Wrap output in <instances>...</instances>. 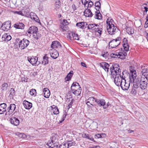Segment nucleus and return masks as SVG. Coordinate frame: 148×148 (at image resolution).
Wrapping results in <instances>:
<instances>
[{
  "label": "nucleus",
  "mask_w": 148,
  "mask_h": 148,
  "mask_svg": "<svg viewBox=\"0 0 148 148\" xmlns=\"http://www.w3.org/2000/svg\"><path fill=\"white\" fill-rule=\"evenodd\" d=\"M148 84V77L141 76L140 79L137 78L134 80L133 85L135 87L139 86L143 89H145Z\"/></svg>",
  "instance_id": "obj_1"
},
{
  "label": "nucleus",
  "mask_w": 148,
  "mask_h": 148,
  "mask_svg": "<svg viewBox=\"0 0 148 148\" xmlns=\"http://www.w3.org/2000/svg\"><path fill=\"white\" fill-rule=\"evenodd\" d=\"M130 74L127 73L126 71H123L122 73V75L117 74L115 75V77L114 79V81L115 84L118 86L120 85L121 82L126 77V75Z\"/></svg>",
  "instance_id": "obj_2"
},
{
  "label": "nucleus",
  "mask_w": 148,
  "mask_h": 148,
  "mask_svg": "<svg viewBox=\"0 0 148 148\" xmlns=\"http://www.w3.org/2000/svg\"><path fill=\"white\" fill-rule=\"evenodd\" d=\"M119 66L117 64H112L110 66V72L112 75H114L117 74H121V71Z\"/></svg>",
  "instance_id": "obj_3"
},
{
  "label": "nucleus",
  "mask_w": 148,
  "mask_h": 148,
  "mask_svg": "<svg viewBox=\"0 0 148 148\" xmlns=\"http://www.w3.org/2000/svg\"><path fill=\"white\" fill-rule=\"evenodd\" d=\"M121 38L118 37L115 39H113L109 42V48L110 49L114 48L118 46L120 44Z\"/></svg>",
  "instance_id": "obj_4"
},
{
  "label": "nucleus",
  "mask_w": 148,
  "mask_h": 148,
  "mask_svg": "<svg viewBox=\"0 0 148 148\" xmlns=\"http://www.w3.org/2000/svg\"><path fill=\"white\" fill-rule=\"evenodd\" d=\"M29 43V40L23 38L20 41L19 47L20 49H24L27 48Z\"/></svg>",
  "instance_id": "obj_5"
},
{
  "label": "nucleus",
  "mask_w": 148,
  "mask_h": 148,
  "mask_svg": "<svg viewBox=\"0 0 148 148\" xmlns=\"http://www.w3.org/2000/svg\"><path fill=\"white\" fill-rule=\"evenodd\" d=\"M107 29L108 33L112 35L115 34L117 28L114 25H107Z\"/></svg>",
  "instance_id": "obj_6"
},
{
  "label": "nucleus",
  "mask_w": 148,
  "mask_h": 148,
  "mask_svg": "<svg viewBox=\"0 0 148 148\" xmlns=\"http://www.w3.org/2000/svg\"><path fill=\"white\" fill-rule=\"evenodd\" d=\"M0 25L2 30L4 31H7L11 27V23L10 21L5 22L2 24L0 22Z\"/></svg>",
  "instance_id": "obj_7"
},
{
  "label": "nucleus",
  "mask_w": 148,
  "mask_h": 148,
  "mask_svg": "<svg viewBox=\"0 0 148 148\" xmlns=\"http://www.w3.org/2000/svg\"><path fill=\"white\" fill-rule=\"evenodd\" d=\"M111 57L112 58H120L124 59L125 58V55L121 52L112 53L110 54Z\"/></svg>",
  "instance_id": "obj_8"
},
{
  "label": "nucleus",
  "mask_w": 148,
  "mask_h": 148,
  "mask_svg": "<svg viewBox=\"0 0 148 148\" xmlns=\"http://www.w3.org/2000/svg\"><path fill=\"white\" fill-rule=\"evenodd\" d=\"M28 60L33 65H38L40 63V62L38 61V58L36 56L34 57L32 56L31 57H28Z\"/></svg>",
  "instance_id": "obj_9"
},
{
  "label": "nucleus",
  "mask_w": 148,
  "mask_h": 148,
  "mask_svg": "<svg viewBox=\"0 0 148 148\" xmlns=\"http://www.w3.org/2000/svg\"><path fill=\"white\" fill-rule=\"evenodd\" d=\"M130 70L131 73L130 75H129V78L130 79L132 80V81L134 83V80L136 79V72L135 70H134L133 69V67L132 66H131L130 67Z\"/></svg>",
  "instance_id": "obj_10"
},
{
  "label": "nucleus",
  "mask_w": 148,
  "mask_h": 148,
  "mask_svg": "<svg viewBox=\"0 0 148 148\" xmlns=\"http://www.w3.org/2000/svg\"><path fill=\"white\" fill-rule=\"evenodd\" d=\"M69 24V23L65 19L63 20V22L60 24V28L62 30V31H66L68 30V27L67 26Z\"/></svg>",
  "instance_id": "obj_11"
},
{
  "label": "nucleus",
  "mask_w": 148,
  "mask_h": 148,
  "mask_svg": "<svg viewBox=\"0 0 148 148\" xmlns=\"http://www.w3.org/2000/svg\"><path fill=\"white\" fill-rule=\"evenodd\" d=\"M111 64H109L105 62H103L100 63V66L104 69L105 71L108 73L109 71H110L109 68L110 66H111Z\"/></svg>",
  "instance_id": "obj_12"
},
{
  "label": "nucleus",
  "mask_w": 148,
  "mask_h": 148,
  "mask_svg": "<svg viewBox=\"0 0 148 148\" xmlns=\"http://www.w3.org/2000/svg\"><path fill=\"white\" fill-rule=\"evenodd\" d=\"M16 108V106L14 104H10L9 107L8 108L7 110L8 111L5 113V115H10L12 114V112L15 110Z\"/></svg>",
  "instance_id": "obj_13"
},
{
  "label": "nucleus",
  "mask_w": 148,
  "mask_h": 148,
  "mask_svg": "<svg viewBox=\"0 0 148 148\" xmlns=\"http://www.w3.org/2000/svg\"><path fill=\"white\" fill-rule=\"evenodd\" d=\"M95 26H94V29H92V31L97 32L99 34L100 36L101 34V32L102 31V26L101 25V24H99V25H97V24H95Z\"/></svg>",
  "instance_id": "obj_14"
},
{
  "label": "nucleus",
  "mask_w": 148,
  "mask_h": 148,
  "mask_svg": "<svg viewBox=\"0 0 148 148\" xmlns=\"http://www.w3.org/2000/svg\"><path fill=\"white\" fill-rule=\"evenodd\" d=\"M51 47L53 49L60 48L61 47V45L60 42L55 41L52 42Z\"/></svg>",
  "instance_id": "obj_15"
},
{
  "label": "nucleus",
  "mask_w": 148,
  "mask_h": 148,
  "mask_svg": "<svg viewBox=\"0 0 148 148\" xmlns=\"http://www.w3.org/2000/svg\"><path fill=\"white\" fill-rule=\"evenodd\" d=\"M71 89L72 91L78 90L79 89H81V87L79 83L77 82H73L71 87Z\"/></svg>",
  "instance_id": "obj_16"
},
{
  "label": "nucleus",
  "mask_w": 148,
  "mask_h": 148,
  "mask_svg": "<svg viewBox=\"0 0 148 148\" xmlns=\"http://www.w3.org/2000/svg\"><path fill=\"white\" fill-rule=\"evenodd\" d=\"M10 123L15 126H18L19 123V121L16 117H12L10 119Z\"/></svg>",
  "instance_id": "obj_17"
},
{
  "label": "nucleus",
  "mask_w": 148,
  "mask_h": 148,
  "mask_svg": "<svg viewBox=\"0 0 148 148\" xmlns=\"http://www.w3.org/2000/svg\"><path fill=\"white\" fill-rule=\"evenodd\" d=\"M76 26L82 29H85L87 26V24L85 22H81L76 24Z\"/></svg>",
  "instance_id": "obj_18"
},
{
  "label": "nucleus",
  "mask_w": 148,
  "mask_h": 148,
  "mask_svg": "<svg viewBox=\"0 0 148 148\" xmlns=\"http://www.w3.org/2000/svg\"><path fill=\"white\" fill-rule=\"evenodd\" d=\"M84 13V15L86 17H92L93 14L92 12L90 9L85 8Z\"/></svg>",
  "instance_id": "obj_19"
},
{
  "label": "nucleus",
  "mask_w": 148,
  "mask_h": 148,
  "mask_svg": "<svg viewBox=\"0 0 148 148\" xmlns=\"http://www.w3.org/2000/svg\"><path fill=\"white\" fill-rule=\"evenodd\" d=\"M141 73L142 75L141 76L148 77V67L145 66L143 67Z\"/></svg>",
  "instance_id": "obj_20"
},
{
  "label": "nucleus",
  "mask_w": 148,
  "mask_h": 148,
  "mask_svg": "<svg viewBox=\"0 0 148 148\" xmlns=\"http://www.w3.org/2000/svg\"><path fill=\"white\" fill-rule=\"evenodd\" d=\"M38 32V28L35 26H33L30 27L28 31L29 34H33L37 33Z\"/></svg>",
  "instance_id": "obj_21"
},
{
  "label": "nucleus",
  "mask_w": 148,
  "mask_h": 148,
  "mask_svg": "<svg viewBox=\"0 0 148 148\" xmlns=\"http://www.w3.org/2000/svg\"><path fill=\"white\" fill-rule=\"evenodd\" d=\"M7 107L6 104L5 103L0 104V114H2L6 111V108Z\"/></svg>",
  "instance_id": "obj_22"
},
{
  "label": "nucleus",
  "mask_w": 148,
  "mask_h": 148,
  "mask_svg": "<svg viewBox=\"0 0 148 148\" xmlns=\"http://www.w3.org/2000/svg\"><path fill=\"white\" fill-rule=\"evenodd\" d=\"M23 104L24 107L26 109H29L32 107V103L29 102L27 101H24L23 102Z\"/></svg>",
  "instance_id": "obj_23"
},
{
  "label": "nucleus",
  "mask_w": 148,
  "mask_h": 148,
  "mask_svg": "<svg viewBox=\"0 0 148 148\" xmlns=\"http://www.w3.org/2000/svg\"><path fill=\"white\" fill-rule=\"evenodd\" d=\"M14 26L16 29H23L25 25L21 22H18L14 24Z\"/></svg>",
  "instance_id": "obj_24"
},
{
  "label": "nucleus",
  "mask_w": 148,
  "mask_h": 148,
  "mask_svg": "<svg viewBox=\"0 0 148 148\" xmlns=\"http://www.w3.org/2000/svg\"><path fill=\"white\" fill-rule=\"evenodd\" d=\"M55 143L50 140H49L47 144L49 146V148H58V145L57 144L55 145Z\"/></svg>",
  "instance_id": "obj_25"
},
{
  "label": "nucleus",
  "mask_w": 148,
  "mask_h": 148,
  "mask_svg": "<svg viewBox=\"0 0 148 148\" xmlns=\"http://www.w3.org/2000/svg\"><path fill=\"white\" fill-rule=\"evenodd\" d=\"M50 140L53 142V143H55V145H56V144L58 145V136L57 135L55 134L54 136H52V137L50 138Z\"/></svg>",
  "instance_id": "obj_26"
},
{
  "label": "nucleus",
  "mask_w": 148,
  "mask_h": 148,
  "mask_svg": "<svg viewBox=\"0 0 148 148\" xmlns=\"http://www.w3.org/2000/svg\"><path fill=\"white\" fill-rule=\"evenodd\" d=\"M43 95L45 97L48 98L50 95V92L47 88H45L43 89Z\"/></svg>",
  "instance_id": "obj_27"
},
{
  "label": "nucleus",
  "mask_w": 148,
  "mask_h": 148,
  "mask_svg": "<svg viewBox=\"0 0 148 148\" xmlns=\"http://www.w3.org/2000/svg\"><path fill=\"white\" fill-rule=\"evenodd\" d=\"M94 17L95 19L100 20L102 18V16L99 10H97L95 12Z\"/></svg>",
  "instance_id": "obj_28"
},
{
  "label": "nucleus",
  "mask_w": 148,
  "mask_h": 148,
  "mask_svg": "<svg viewBox=\"0 0 148 148\" xmlns=\"http://www.w3.org/2000/svg\"><path fill=\"white\" fill-rule=\"evenodd\" d=\"M96 103H97L99 106H102L103 107L106 104L105 100L103 99H97Z\"/></svg>",
  "instance_id": "obj_29"
},
{
  "label": "nucleus",
  "mask_w": 148,
  "mask_h": 148,
  "mask_svg": "<svg viewBox=\"0 0 148 148\" xmlns=\"http://www.w3.org/2000/svg\"><path fill=\"white\" fill-rule=\"evenodd\" d=\"M52 108L51 112L53 113L54 114H59V110L56 106H52Z\"/></svg>",
  "instance_id": "obj_30"
},
{
  "label": "nucleus",
  "mask_w": 148,
  "mask_h": 148,
  "mask_svg": "<svg viewBox=\"0 0 148 148\" xmlns=\"http://www.w3.org/2000/svg\"><path fill=\"white\" fill-rule=\"evenodd\" d=\"M73 73V71H71L67 75L65 78V81H69L71 80Z\"/></svg>",
  "instance_id": "obj_31"
},
{
  "label": "nucleus",
  "mask_w": 148,
  "mask_h": 148,
  "mask_svg": "<svg viewBox=\"0 0 148 148\" xmlns=\"http://www.w3.org/2000/svg\"><path fill=\"white\" fill-rule=\"evenodd\" d=\"M59 56V53L57 51L54 50L51 54V56L52 58L56 59Z\"/></svg>",
  "instance_id": "obj_32"
},
{
  "label": "nucleus",
  "mask_w": 148,
  "mask_h": 148,
  "mask_svg": "<svg viewBox=\"0 0 148 148\" xmlns=\"http://www.w3.org/2000/svg\"><path fill=\"white\" fill-rule=\"evenodd\" d=\"M88 102L90 103V105L93 106V104L95 102H96L97 99H95L93 97H90L88 99Z\"/></svg>",
  "instance_id": "obj_33"
},
{
  "label": "nucleus",
  "mask_w": 148,
  "mask_h": 148,
  "mask_svg": "<svg viewBox=\"0 0 148 148\" xmlns=\"http://www.w3.org/2000/svg\"><path fill=\"white\" fill-rule=\"evenodd\" d=\"M65 142L68 148L74 145L75 144V142L73 140H67Z\"/></svg>",
  "instance_id": "obj_34"
},
{
  "label": "nucleus",
  "mask_w": 148,
  "mask_h": 148,
  "mask_svg": "<svg viewBox=\"0 0 148 148\" xmlns=\"http://www.w3.org/2000/svg\"><path fill=\"white\" fill-rule=\"evenodd\" d=\"M47 54H45L43 57V60L42 62V64H43L44 65H45L48 63L49 60L48 57L47 56Z\"/></svg>",
  "instance_id": "obj_35"
},
{
  "label": "nucleus",
  "mask_w": 148,
  "mask_h": 148,
  "mask_svg": "<svg viewBox=\"0 0 148 148\" xmlns=\"http://www.w3.org/2000/svg\"><path fill=\"white\" fill-rule=\"evenodd\" d=\"M69 35V36L70 38H71L72 37H72L73 38V39L77 40H79V38L78 36V35L77 34L72 32Z\"/></svg>",
  "instance_id": "obj_36"
},
{
  "label": "nucleus",
  "mask_w": 148,
  "mask_h": 148,
  "mask_svg": "<svg viewBox=\"0 0 148 148\" xmlns=\"http://www.w3.org/2000/svg\"><path fill=\"white\" fill-rule=\"evenodd\" d=\"M145 89H143L141 88H137V94H138V95L140 96H142L143 95H144L145 92L143 91V90Z\"/></svg>",
  "instance_id": "obj_37"
},
{
  "label": "nucleus",
  "mask_w": 148,
  "mask_h": 148,
  "mask_svg": "<svg viewBox=\"0 0 148 148\" xmlns=\"http://www.w3.org/2000/svg\"><path fill=\"white\" fill-rule=\"evenodd\" d=\"M55 9L57 10L60 7V0H55Z\"/></svg>",
  "instance_id": "obj_38"
},
{
  "label": "nucleus",
  "mask_w": 148,
  "mask_h": 148,
  "mask_svg": "<svg viewBox=\"0 0 148 148\" xmlns=\"http://www.w3.org/2000/svg\"><path fill=\"white\" fill-rule=\"evenodd\" d=\"M126 30L127 33L129 34H132L134 33L133 29L131 27H127L126 28Z\"/></svg>",
  "instance_id": "obj_39"
},
{
  "label": "nucleus",
  "mask_w": 148,
  "mask_h": 148,
  "mask_svg": "<svg viewBox=\"0 0 148 148\" xmlns=\"http://www.w3.org/2000/svg\"><path fill=\"white\" fill-rule=\"evenodd\" d=\"M95 6L96 7L95 9L96 10H99L101 8V3L98 1H97L95 3Z\"/></svg>",
  "instance_id": "obj_40"
},
{
  "label": "nucleus",
  "mask_w": 148,
  "mask_h": 148,
  "mask_svg": "<svg viewBox=\"0 0 148 148\" xmlns=\"http://www.w3.org/2000/svg\"><path fill=\"white\" fill-rule=\"evenodd\" d=\"M82 89H79L78 90L72 91L73 93L76 96H78L80 95L81 93Z\"/></svg>",
  "instance_id": "obj_41"
},
{
  "label": "nucleus",
  "mask_w": 148,
  "mask_h": 148,
  "mask_svg": "<svg viewBox=\"0 0 148 148\" xmlns=\"http://www.w3.org/2000/svg\"><path fill=\"white\" fill-rule=\"evenodd\" d=\"M124 86H123V87L122 89L124 90H127L130 86V83L129 82H126Z\"/></svg>",
  "instance_id": "obj_42"
},
{
  "label": "nucleus",
  "mask_w": 148,
  "mask_h": 148,
  "mask_svg": "<svg viewBox=\"0 0 148 148\" xmlns=\"http://www.w3.org/2000/svg\"><path fill=\"white\" fill-rule=\"evenodd\" d=\"M8 87V84L6 83H4L2 85L1 89L2 90H6Z\"/></svg>",
  "instance_id": "obj_43"
},
{
  "label": "nucleus",
  "mask_w": 148,
  "mask_h": 148,
  "mask_svg": "<svg viewBox=\"0 0 148 148\" xmlns=\"http://www.w3.org/2000/svg\"><path fill=\"white\" fill-rule=\"evenodd\" d=\"M82 3L84 5V7L86 6L87 4H88L90 2L92 1L90 0H81Z\"/></svg>",
  "instance_id": "obj_44"
},
{
  "label": "nucleus",
  "mask_w": 148,
  "mask_h": 148,
  "mask_svg": "<svg viewBox=\"0 0 148 148\" xmlns=\"http://www.w3.org/2000/svg\"><path fill=\"white\" fill-rule=\"evenodd\" d=\"M130 93L131 94L134 95H137V88L135 89V88H133L132 89Z\"/></svg>",
  "instance_id": "obj_45"
},
{
  "label": "nucleus",
  "mask_w": 148,
  "mask_h": 148,
  "mask_svg": "<svg viewBox=\"0 0 148 148\" xmlns=\"http://www.w3.org/2000/svg\"><path fill=\"white\" fill-rule=\"evenodd\" d=\"M16 135L20 138H25L26 137L25 134L20 132H17L16 133Z\"/></svg>",
  "instance_id": "obj_46"
},
{
  "label": "nucleus",
  "mask_w": 148,
  "mask_h": 148,
  "mask_svg": "<svg viewBox=\"0 0 148 148\" xmlns=\"http://www.w3.org/2000/svg\"><path fill=\"white\" fill-rule=\"evenodd\" d=\"M76 9L77 8L75 5L74 3L73 4L71 8L70 12L73 13L76 10Z\"/></svg>",
  "instance_id": "obj_47"
},
{
  "label": "nucleus",
  "mask_w": 148,
  "mask_h": 148,
  "mask_svg": "<svg viewBox=\"0 0 148 148\" xmlns=\"http://www.w3.org/2000/svg\"><path fill=\"white\" fill-rule=\"evenodd\" d=\"M94 5V3L92 1L90 2V3L88 4L87 6L85 7V8L90 9Z\"/></svg>",
  "instance_id": "obj_48"
},
{
  "label": "nucleus",
  "mask_w": 148,
  "mask_h": 148,
  "mask_svg": "<svg viewBox=\"0 0 148 148\" xmlns=\"http://www.w3.org/2000/svg\"><path fill=\"white\" fill-rule=\"evenodd\" d=\"M95 24H89L87 26L88 29L90 30H92L94 29V26H95Z\"/></svg>",
  "instance_id": "obj_49"
},
{
  "label": "nucleus",
  "mask_w": 148,
  "mask_h": 148,
  "mask_svg": "<svg viewBox=\"0 0 148 148\" xmlns=\"http://www.w3.org/2000/svg\"><path fill=\"white\" fill-rule=\"evenodd\" d=\"M123 47L125 51H128L129 50V45L128 43L123 44Z\"/></svg>",
  "instance_id": "obj_50"
},
{
  "label": "nucleus",
  "mask_w": 148,
  "mask_h": 148,
  "mask_svg": "<svg viewBox=\"0 0 148 148\" xmlns=\"http://www.w3.org/2000/svg\"><path fill=\"white\" fill-rule=\"evenodd\" d=\"M30 94L31 95L35 96L36 94V90L34 89H32L30 91Z\"/></svg>",
  "instance_id": "obj_51"
},
{
  "label": "nucleus",
  "mask_w": 148,
  "mask_h": 148,
  "mask_svg": "<svg viewBox=\"0 0 148 148\" xmlns=\"http://www.w3.org/2000/svg\"><path fill=\"white\" fill-rule=\"evenodd\" d=\"M4 38H5V40L7 41L10 40L12 38V37L10 35H8L7 34L4 35Z\"/></svg>",
  "instance_id": "obj_52"
},
{
  "label": "nucleus",
  "mask_w": 148,
  "mask_h": 148,
  "mask_svg": "<svg viewBox=\"0 0 148 148\" xmlns=\"http://www.w3.org/2000/svg\"><path fill=\"white\" fill-rule=\"evenodd\" d=\"M10 97L13 96L15 94V90L14 88H11L10 90Z\"/></svg>",
  "instance_id": "obj_53"
},
{
  "label": "nucleus",
  "mask_w": 148,
  "mask_h": 148,
  "mask_svg": "<svg viewBox=\"0 0 148 148\" xmlns=\"http://www.w3.org/2000/svg\"><path fill=\"white\" fill-rule=\"evenodd\" d=\"M59 148H68L66 144V142L63 143L61 144L59 146Z\"/></svg>",
  "instance_id": "obj_54"
},
{
  "label": "nucleus",
  "mask_w": 148,
  "mask_h": 148,
  "mask_svg": "<svg viewBox=\"0 0 148 148\" xmlns=\"http://www.w3.org/2000/svg\"><path fill=\"white\" fill-rule=\"evenodd\" d=\"M113 21V20L112 19L109 21V19H108L106 21L107 25H114L112 23Z\"/></svg>",
  "instance_id": "obj_55"
},
{
  "label": "nucleus",
  "mask_w": 148,
  "mask_h": 148,
  "mask_svg": "<svg viewBox=\"0 0 148 148\" xmlns=\"http://www.w3.org/2000/svg\"><path fill=\"white\" fill-rule=\"evenodd\" d=\"M67 114L66 112H64V114L62 116V119L61 121H60V123H62L63 121L65 119L66 116L67 115Z\"/></svg>",
  "instance_id": "obj_56"
},
{
  "label": "nucleus",
  "mask_w": 148,
  "mask_h": 148,
  "mask_svg": "<svg viewBox=\"0 0 148 148\" xmlns=\"http://www.w3.org/2000/svg\"><path fill=\"white\" fill-rule=\"evenodd\" d=\"M144 8L145 9V10L143 11V14L144 15H145L147 14V12L148 11V7H147V6H144Z\"/></svg>",
  "instance_id": "obj_57"
},
{
  "label": "nucleus",
  "mask_w": 148,
  "mask_h": 148,
  "mask_svg": "<svg viewBox=\"0 0 148 148\" xmlns=\"http://www.w3.org/2000/svg\"><path fill=\"white\" fill-rule=\"evenodd\" d=\"M126 80L125 79H124L123 80V81L121 82V83L119 86H120L121 87L122 89L123 88V86H124V84H125L126 83Z\"/></svg>",
  "instance_id": "obj_58"
},
{
  "label": "nucleus",
  "mask_w": 148,
  "mask_h": 148,
  "mask_svg": "<svg viewBox=\"0 0 148 148\" xmlns=\"http://www.w3.org/2000/svg\"><path fill=\"white\" fill-rule=\"evenodd\" d=\"M89 136L90 135H89L88 134L86 133L83 134L82 135V137L84 138H88H88H89Z\"/></svg>",
  "instance_id": "obj_59"
},
{
  "label": "nucleus",
  "mask_w": 148,
  "mask_h": 148,
  "mask_svg": "<svg viewBox=\"0 0 148 148\" xmlns=\"http://www.w3.org/2000/svg\"><path fill=\"white\" fill-rule=\"evenodd\" d=\"M146 21L145 23V24L144 27L145 28H147L148 27V16L146 17Z\"/></svg>",
  "instance_id": "obj_60"
},
{
  "label": "nucleus",
  "mask_w": 148,
  "mask_h": 148,
  "mask_svg": "<svg viewBox=\"0 0 148 148\" xmlns=\"http://www.w3.org/2000/svg\"><path fill=\"white\" fill-rule=\"evenodd\" d=\"M14 13L16 14H19V15H21L22 16H23L24 15L23 14L22 12L21 11H15L14 12Z\"/></svg>",
  "instance_id": "obj_61"
},
{
  "label": "nucleus",
  "mask_w": 148,
  "mask_h": 148,
  "mask_svg": "<svg viewBox=\"0 0 148 148\" xmlns=\"http://www.w3.org/2000/svg\"><path fill=\"white\" fill-rule=\"evenodd\" d=\"M102 137V136L101 135L99 134H97L95 135V138H101Z\"/></svg>",
  "instance_id": "obj_62"
},
{
  "label": "nucleus",
  "mask_w": 148,
  "mask_h": 148,
  "mask_svg": "<svg viewBox=\"0 0 148 148\" xmlns=\"http://www.w3.org/2000/svg\"><path fill=\"white\" fill-rule=\"evenodd\" d=\"M126 43H128V40L126 38H124L123 39V44H126Z\"/></svg>",
  "instance_id": "obj_63"
},
{
  "label": "nucleus",
  "mask_w": 148,
  "mask_h": 148,
  "mask_svg": "<svg viewBox=\"0 0 148 148\" xmlns=\"http://www.w3.org/2000/svg\"><path fill=\"white\" fill-rule=\"evenodd\" d=\"M41 35L39 33H38V34L37 33V38H36V40H38L41 37Z\"/></svg>",
  "instance_id": "obj_64"
}]
</instances>
